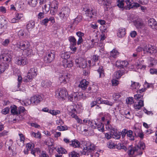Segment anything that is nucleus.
<instances>
[{
    "label": "nucleus",
    "instance_id": "f257e3e1",
    "mask_svg": "<svg viewBox=\"0 0 157 157\" xmlns=\"http://www.w3.org/2000/svg\"><path fill=\"white\" fill-rule=\"evenodd\" d=\"M145 144L143 142H140L135 147L130 146L128 148L127 153L128 155H141L145 148Z\"/></svg>",
    "mask_w": 157,
    "mask_h": 157
},
{
    "label": "nucleus",
    "instance_id": "f03ea898",
    "mask_svg": "<svg viewBox=\"0 0 157 157\" xmlns=\"http://www.w3.org/2000/svg\"><path fill=\"white\" fill-rule=\"evenodd\" d=\"M30 46L29 42L27 40L21 41L17 45V47L23 50L24 55L29 57L33 55V50L30 48Z\"/></svg>",
    "mask_w": 157,
    "mask_h": 157
},
{
    "label": "nucleus",
    "instance_id": "7ed1b4c3",
    "mask_svg": "<svg viewBox=\"0 0 157 157\" xmlns=\"http://www.w3.org/2000/svg\"><path fill=\"white\" fill-rule=\"evenodd\" d=\"M12 56L11 51H2L0 55V61L6 67H8L11 62Z\"/></svg>",
    "mask_w": 157,
    "mask_h": 157
},
{
    "label": "nucleus",
    "instance_id": "20e7f679",
    "mask_svg": "<svg viewBox=\"0 0 157 157\" xmlns=\"http://www.w3.org/2000/svg\"><path fill=\"white\" fill-rule=\"evenodd\" d=\"M61 57L62 59L63 66L65 68L71 67L73 66L72 61L69 60L70 56L69 53L67 52H63L61 54Z\"/></svg>",
    "mask_w": 157,
    "mask_h": 157
},
{
    "label": "nucleus",
    "instance_id": "39448f33",
    "mask_svg": "<svg viewBox=\"0 0 157 157\" xmlns=\"http://www.w3.org/2000/svg\"><path fill=\"white\" fill-rule=\"evenodd\" d=\"M37 74V70L36 67L31 68L29 70L26 78L24 79L25 82H31L33 79L35 77Z\"/></svg>",
    "mask_w": 157,
    "mask_h": 157
},
{
    "label": "nucleus",
    "instance_id": "423d86ee",
    "mask_svg": "<svg viewBox=\"0 0 157 157\" xmlns=\"http://www.w3.org/2000/svg\"><path fill=\"white\" fill-rule=\"evenodd\" d=\"M68 95V93L65 88H59L56 92V97L59 100H64Z\"/></svg>",
    "mask_w": 157,
    "mask_h": 157
},
{
    "label": "nucleus",
    "instance_id": "0eeeda50",
    "mask_svg": "<svg viewBox=\"0 0 157 157\" xmlns=\"http://www.w3.org/2000/svg\"><path fill=\"white\" fill-rule=\"evenodd\" d=\"M96 147L95 145L92 143H87L83 150V154L85 155H91V153L94 151Z\"/></svg>",
    "mask_w": 157,
    "mask_h": 157
},
{
    "label": "nucleus",
    "instance_id": "6e6552de",
    "mask_svg": "<svg viewBox=\"0 0 157 157\" xmlns=\"http://www.w3.org/2000/svg\"><path fill=\"white\" fill-rule=\"evenodd\" d=\"M67 110L69 112V114L73 118H75L77 121V122L80 124H82V120L79 118L78 116L75 114L76 112V109L72 106L68 107Z\"/></svg>",
    "mask_w": 157,
    "mask_h": 157
},
{
    "label": "nucleus",
    "instance_id": "1a4fd4ad",
    "mask_svg": "<svg viewBox=\"0 0 157 157\" xmlns=\"http://www.w3.org/2000/svg\"><path fill=\"white\" fill-rule=\"evenodd\" d=\"M100 56L98 55H94L90 60L88 61L89 67L99 66L100 63Z\"/></svg>",
    "mask_w": 157,
    "mask_h": 157
},
{
    "label": "nucleus",
    "instance_id": "9d476101",
    "mask_svg": "<svg viewBox=\"0 0 157 157\" xmlns=\"http://www.w3.org/2000/svg\"><path fill=\"white\" fill-rule=\"evenodd\" d=\"M126 6L124 7L126 10H129L131 8H137L140 7V5L137 2L134 3L132 0H126L125 1Z\"/></svg>",
    "mask_w": 157,
    "mask_h": 157
},
{
    "label": "nucleus",
    "instance_id": "9b49d317",
    "mask_svg": "<svg viewBox=\"0 0 157 157\" xmlns=\"http://www.w3.org/2000/svg\"><path fill=\"white\" fill-rule=\"evenodd\" d=\"M55 57V52L52 50L46 54L44 57V60L45 63H50L53 61Z\"/></svg>",
    "mask_w": 157,
    "mask_h": 157
},
{
    "label": "nucleus",
    "instance_id": "f8f14e48",
    "mask_svg": "<svg viewBox=\"0 0 157 157\" xmlns=\"http://www.w3.org/2000/svg\"><path fill=\"white\" fill-rule=\"evenodd\" d=\"M15 63L18 65L24 66L28 63V61L26 58L22 56H19L16 58Z\"/></svg>",
    "mask_w": 157,
    "mask_h": 157
},
{
    "label": "nucleus",
    "instance_id": "ddd939ff",
    "mask_svg": "<svg viewBox=\"0 0 157 157\" xmlns=\"http://www.w3.org/2000/svg\"><path fill=\"white\" fill-rule=\"evenodd\" d=\"M134 25L137 29L139 30L145 29V25L141 18H138L134 21Z\"/></svg>",
    "mask_w": 157,
    "mask_h": 157
},
{
    "label": "nucleus",
    "instance_id": "4468645a",
    "mask_svg": "<svg viewBox=\"0 0 157 157\" xmlns=\"http://www.w3.org/2000/svg\"><path fill=\"white\" fill-rule=\"evenodd\" d=\"M84 10L86 12L85 13L86 17L85 19V20L88 21L92 20V19L93 18L92 15L95 16L96 14V12L95 11H93V10H90L89 9H84Z\"/></svg>",
    "mask_w": 157,
    "mask_h": 157
},
{
    "label": "nucleus",
    "instance_id": "2eb2a0df",
    "mask_svg": "<svg viewBox=\"0 0 157 157\" xmlns=\"http://www.w3.org/2000/svg\"><path fill=\"white\" fill-rule=\"evenodd\" d=\"M70 75L68 73L63 74L60 75L59 81L60 83L66 84L69 82Z\"/></svg>",
    "mask_w": 157,
    "mask_h": 157
},
{
    "label": "nucleus",
    "instance_id": "dca6fc26",
    "mask_svg": "<svg viewBox=\"0 0 157 157\" xmlns=\"http://www.w3.org/2000/svg\"><path fill=\"white\" fill-rule=\"evenodd\" d=\"M91 127L93 129L97 128L100 132H103L104 131V124L100 122L97 121L96 122L94 121V124H92Z\"/></svg>",
    "mask_w": 157,
    "mask_h": 157
},
{
    "label": "nucleus",
    "instance_id": "f3484780",
    "mask_svg": "<svg viewBox=\"0 0 157 157\" xmlns=\"http://www.w3.org/2000/svg\"><path fill=\"white\" fill-rule=\"evenodd\" d=\"M128 64V62L126 61L117 60L116 63V66L119 68L124 70V67H126Z\"/></svg>",
    "mask_w": 157,
    "mask_h": 157
},
{
    "label": "nucleus",
    "instance_id": "a211bd4d",
    "mask_svg": "<svg viewBox=\"0 0 157 157\" xmlns=\"http://www.w3.org/2000/svg\"><path fill=\"white\" fill-rule=\"evenodd\" d=\"M144 101L140 99L139 101H136L134 103V108L136 111L140 109L144 106Z\"/></svg>",
    "mask_w": 157,
    "mask_h": 157
},
{
    "label": "nucleus",
    "instance_id": "6ab92c4d",
    "mask_svg": "<svg viewBox=\"0 0 157 157\" xmlns=\"http://www.w3.org/2000/svg\"><path fill=\"white\" fill-rule=\"evenodd\" d=\"M143 51L144 53L146 52H149L150 54H153L156 52V50L151 45L148 44L146 45L143 49Z\"/></svg>",
    "mask_w": 157,
    "mask_h": 157
},
{
    "label": "nucleus",
    "instance_id": "aec40b11",
    "mask_svg": "<svg viewBox=\"0 0 157 157\" xmlns=\"http://www.w3.org/2000/svg\"><path fill=\"white\" fill-rule=\"evenodd\" d=\"M110 59L111 63L112 64H113L114 63V62L111 60L112 58H116L119 55V52L117 50L114 49L110 52Z\"/></svg>",
    "mask_w": 157,
    "mask_h": 157
},
{
    "label": "nucleus",
    "instance_id": "412c9836",
    "mask_svg": "<svg viewBox=\"0 0 157 157\" xmlns=\"http://www.w3.org/2000/svg\"><path fill=\"white\" fill-rule=\"evenodd\" d=\"M98 3L100 5H103L106 6V9L111 7V1L110 0H98Z\"/></svg>",
    "mask_w": 157,
    "mask_h": 157
},
{
    "label": "nucleus",
    "instance_id": "4be33fe9",
    "mask_svg": "<svg viewBox=\"0 0 157 157\" xmlns=\"http://www.w3.org/2000/svg\"><path fill=\"white\" fill-rule=\"evenodd\" d=\"M42 100L41 97L39 95L38 96H33L31 98L32 104L33 105H37Z\"/></svg>",
    "mask_w": 157,
    "mask_h": 157
},
{
    "label": "nucleus",
    "instance_id": "5701e85b",
    "mask_svg": "<svg viewBox=\"0 0 157 157\" xmlns=\"http://www.w3.org/2000/svg\"><path fill=\"white\" fill-rule=\"evenodd\" d=\"M89 82L86 80L84 79L82 80L80 82L78 86L82 90H84L86 88Z\"/></svg>",
    "mask_w": 157,
    "mask_h": 157
},
{
    "label": "nucleus",
    "instance_id": "b1692460",
    "mask_svg": "<svg viewBox=\"0 0 157 157\" xmlns=\"http://www.w3.org/2000/svg\"><path fill=\"white\" fill-rule=\"evenodd\" d=\"M148 25L153 29H157V22L153 18L150 19L148 22Z\"/></svg>",
    "mask_w": 157,
    "mask_h": 157
},
{
    "label": "nucleus",
    "instance_id": "393cba45",
    "mask_svg": "<svg viewBox=\"0 0 157 157\" xmlns=\"http://www.w3.org/2000/svg\"><path fill=\"white\" fill-rule=\"evenodd\" d=\"M69 145L75 148H79L81 147V143L77 140H74L71 141Z\"/></svg>",
    "mask_w": 157,
    "mask_h": 157
},
{
    "label": "nucleus",
    "instance_id": "a878e982",
    "mask_svg": "<svg viewBox=\"0 0 157 157\" xmlns=\"http://www.w3.org/2000/svg\"><path fill=\"white\" fill-rule=\"evenodd\" d=\"M76 35L79 37L77 42V44L78 45L82 42L83 39L82 37L84 36V34L80 31H78L76 32Z\"/></svg>",
    "mask_w": 157,
    "mask_h": 157
},
{
    "label": "nucleus",
    "instance_id": "bb28decb",
    "mask_svg": "<svg viewBox=\"0 0 157 157\" xmlns=\"http://www.w3.org/2000/svg\"><path fill=\"white\" fill-rule=\"evenodd\" d=\"M125 72V71L123 69H121L115 72L114 74V76L117 79L119 78L123 75Z\"/></svg>",
    "mask_w": 157,
    "mask_h": 157
},
{
    "label": "nucleus",
    "instance_id": "cd10ccee",
    "mask_svg": "<svg viewBox=\"0 0 157 157\" xmlns=\"http://www.w3.org/2000/svg\"><path fill=\"white\" fill-rule=\"evenodd\" d=\"M127 138L128 140L131 141H133L135 140V135L133 134L132 131L127 130Z\"/></svg>",
    "mask_w": 157,
    "mask_h": 157
},
{
    "label": "nucleus",
    "instance_id": "c85d7f7f",
    "mask_svg": "<svg viewBox=\"0 0 157 157\" xmlns=\"http://www.w3.org/2000/svg\"><path fill=\"white\" fill-rule=\"evenodd\" d=\"M126 34L125 30L124 28H120L117 33L118 37L122 38Z\"/></svg>",
    "mask_w": 157,
    "mask_h": 157
},
{
    "label": "nucleus",
    "instance_id": "c756f323",
    "mask_svg": "<svg viewBox=\"0 0 157 157\" xmlns=\"http://www.w3.org/2000/svg\"><path fill=\"white\" fill-rule=\"evenodd\" d=\"M53 140L51 138H49L48 139L46 142V144L48 147V149L50 151L52 149V151H53L54 149V147H52V148L50 147H52L53 145Z\"/></svg>",
    "mask_w": 157,
    "mask_h": 157
},
{
    "label": "nucleus",
    "instance_id": "7c9ffc66",
    "mask_svg": "<svg viewBox=\"0 0 157 157\" xmlns=\"http://www.w3.org/2000/svg\"><path fill=\"white\" fill-rule=\"evenodd\" d=\"M78 67L82 68H85L87 66V61L85 59L80 58V62Z\"/></svg>",
    "mask_w": 157,
    "mask_h": 157
},
{
    "label": "nucleus",
    "instance_id": "2f4dec72",
    "mask_svg": "<svg viewBox=\"0 0 157 157\" xmlns=\"http://www.w3.org/2000/svg\"><path fill=\"white\" fill-rule=\"evenodd\" d=\"M35 22L34 21H31L29 22V23L26 25V28L27 30L29 31V29H33L35 26Z\"/></svg>",
    "mask_w": 157,
    "mask_h": 157
},
{
    "label": "nucleus",
    "instance_id": "473e14b6",
    "mask_svg": "<svg viewBox=\"0 0 157 157\" xmlns=\"http://www.w3.org/2000/svg\"><path fill=\"white\" fill-rule=\"evenodd\" d=\"M68 40L73 46L76 45V40L73 36H71L68 37Z\"/></svg>",
    "mask_w": 157,
    "mask_h": 157
},
{
    "label": "nucleus",
    "instance_id": "72a5a7b5",
    "mask_svg": "<svg viewBox=\"0 0 157 157\" xmlns=\"http://www.w3.org/2000/svg\"><path fill=\"white\" fill-rule=\"evenodd\" d=\"M82 19V17L80 15L78 16L77 17L75 18L73 22L74 25H76L80 22Z\"/></svg>",
    "mask_w": 157,
    "mask_h": 157
},
{
    "label": "nucleus",
    "instance_id": "f704fd0d",
    "mask_svg": "<svg viewBox=\"0 0 157 157\" xmlns=\"http://www.w3.org/2000/svg\"><path fill=\"white\" fill-rule=\"evenodd\" d=\"M17 110V107L15 105H13V106H11L10 112L13 115H17V116L18 115V113Z\"/></svg>",
    "mask_w": 157,
    "mask_h": 157
},
{
    "label": "nucleus",
    "instance_id": "c9c22d12",
    "mask_svg": "<svg viewBox=\"0 0 157 157\" xmlns=\"http://www.w3.org/2000/svg\"><path fill=\"white\" fill-rule=\"evenodd\" d=\"M116 148L118 150L123 149L125 151H126L127 150L126 147L122 144H118L116 145Z\"/></svg>",
    "mask_w": 157,
    "mask_h": 157
},
{
    "label": "nucleus",
    "instance_id": "e433bc0d",
    "mask_svg": "<svg viewBox=\"0 0 157 157\" xmlns=\"http://www.w3.org/2000/svg\"><path fill=\"white\" fill-rule=\"evenodd\" d=\"M58 5L59 3L56 0L53 1L51 5V8L54 9H56V10H58Z\"/></svg>",
    "mask_w": 157,
    "mask_h": 157
},
{
    "label": "nucleus",
    "instance_id": "4c0bfd02",
    "mask_svg": "<svg viewBox=\"0 0 157 157\" xmlns=\"http://www.w3.org/2000/svg\"><path fill=\"white\" fill-rule=\"evenodd\" d=\"M113 137L115 139H119L121 137L120 132H114L112 135Z\"/></svg>",
    "mask_w": 157,
    "mask_h": 157
},
{
    "label": "nucleus",
    "instance_id": "58836bf2",
    "mask_svg": "<svg viewBox=\"0 0 157 157\" xmlns=\"http://www.w3.org/2000/svg\"><path fill=\"white\" fill-rule=\"evenodd\" d=\"M37 3V0H29L28 4L31 6L35 7Z\"/></svg>",
    "mask_w": 157,
    "mask_h": 157
},
{
    "label": "nucleus",
    "instance_id": "ea45409f",
    "mask_svg": "<svg viewBox=\"0 0 157 157\" xmlns=\"http://www.w3.org/2000/svg\"><path fill=\"white\" fill-rule=\"evenodd\" d=\"M132 84L131 85V86L133 88V89H138L140 87V84L138 82H133L132 81Z\"/></svg>",
    "mask_w": 157,
    "mask_h": 157
},
{
    "label": "nucleus",
    "instance_id": "a19ab883",
    "mask_svg": "<svg viewBox=\"0 0 157 157\" xmlns=\"http://www.w3.org/2000/svg\"><path fill=\"white\" fill-rule=\"evenodd\" d=\"M83 122L86 123H88L89 126L91 127L93 124H94V121L93 120L90 121L88 119H85L83 120Z\"/></svg>",
    "mask_w": 157,
    "mask_h": 157
},
{
    "label": "nucleus",
    "instance_id": "79ce46f5",
    "mask_svg": "<svg viewBox=\"0 0 157 157\" xmlns=\"http://www.w3.org/2000/svg\"><path fill=\"white\" fill-rule=\"evenodd\" d=\"M52 82L49 81H44L42 82V85L45 87H48L51 86Z\"/></svg>",
    "mask_w": 157,
    "mask_h": 157
},
{
    "label": "nucleus",
    "instance_id": "37998d69",
    "mask_svg": "<svg viewBox=\"0 0 157 157\" xmlns=\"http://www.w3.org/2000/svg\"><path fill=\"white\" fill-rule=\"evenodd\" d=\"M107 144L108 147L110 149H113L115 146L114 143L111 140L109 141Z\"/></svg>",
    "mask_w": 157,
    "mask_h": 157
},
{
    "label": "nucleus",
    "instance_id": "c03bdc74",
    "mask_svg": "<svg viewBox=\"0 0 157 157\" xmlns=\"http://www.w3.org/2000/svg\"><path fill=\"white\" fill-rule=\"evenodd\" d=\"M62 12L64 13L66 16H67L68 17L70 13V10L68 7H65L63 9Z\"/></svg>",
    "mask_w": 157,
    "mask_h": 157
},
{
    "label": "nucleus",
    "instance_id": "a18cd8bd",
    "mask_svg": "<svg viewBox=\"0 0 157 157\" xmlns=\"http://www.w3.org/2000/svg\"><path fill=\"white\" fill-rule=\"evenodd\" d=\"M117 6L122 9V10H125L124 6V4L122 0L119 1L117 3Z\"/></svg>",
    "mask_w": 157,
    "mask_h": 157
},
{
    "label": "nucleus",
    "instance_id": "49530a36",
    "mask_svg": "<svg viewBox=\"0 0 157 157\" xmlns=\"http://www.w3.org/2000/svg\"><path fill=\"white\" fill-rule=\"evenodd\" d=\"M19 136H20V141L22 143V146H24V141L25 140V136L22 133H19Z\"/></svg>",
    "mask_w": 157,
    "mask_h": 157
},
{
    "label": "nucleus",
    "instance_id": "de8ad7c7",
    "mask_svg": "<svg viewBox=\"0 0 157 157\" xmlns=\"http://www.w3.org/2000/svg\"><path fill=\"white\" fill-rule=\"evenodd\" d=\"M32 102L31 100V99H27L23 101L22 103V104L23 103L24 105L25 106H27L31 103L32 104Z\"/></svg>",
    "mask_w": 157,
    "mask_h": 157
},
{
    "label": "nucleus",
    "instance_id": "09e8293b",
    "mask_svg": "<svg viewBox=\"0 0 157 157\" xmlns=\"http://www.w3.org/2000/svg\"><path fill=\"white\" fill-rule=\"evenodd\" d=\"M8 67H6L5 65L2 63L0 64V74L3 73Z\"/></svg>",
    "mask_w": 157,
    "mask_h": 157
},
{
    "label": "nucleus",
    "instance_id": "8fccbe9b",
    "mask_svg": "<svg viewBox=\"0 0 157 157\" xmlns=\"http://www.w3.org/2000/svg\"><path fill=\"white\" fill-rule=\"evenodd\" d=\"M31 136L36 138H40L41 137V134L39 132L36 133L33 132L31 133Z\"/></svg>",
    "mask_w": 157,
    "mask_h": 157
},
{
    "label": "nucleus",
    "instance_id": "3c124183",
    "mask_svg": "<svg viewBox=\"0 0 157 157\" xmlns=\"http://www.w3.org/2000/svg\"><path fill=\"white\" fill-rule=\"evenodd\" d=\"M49 113L53 115L56 116L57 114L60 113V112L58 110H50Z\"/></svg>",
    "mask_w": 157,
    "mask_h": 157
},
{
    "label": "nucleus",
    "instance_id": "603ef678",
    "mask_svg": "<svg viewBox=\"0 0 157 157\" xmlns=\"http://www.w3.org/2000/svg\"><path fill=\"white\" fill-rule=\"evenodd\" d=\"M143 98V95L137 94H135L134 96V98L137 101L140 100L139 99L142 100Z\"/></svg>",
    "mask_w": 157,
    "mask_h": 157
},
{
    "label": "nucleus",
    "instance_id": "864d4df0",
    "mask_svg": "<svg viewBox=\"0 0 157 157\" xmlns=\"http://www.w3.org/2000/svg\"><path fill=\"white\" fill-rule=\"evenodd\" d=\"M141 131L142 130L139 128L135 127L133 130L134 135L136 136L137 137V136L138 135V134L140 133Z\"/></svg>",
    "mask_w": 157,
    "mask_h": 157
},
{
    "label": "nucleus",
    "instance_id": "5fc2aeb1",
    "mask_svg": "<svg viewBox=\"0 0 157 157\" xmlns=\"http://www.w3.org/2000/svg\"><path fill=\"white\" fill-rule=\"evenodd\" d=\"M10 111V108L9 107H6L2 110L1 113L4 115H6L9 113Z\"/></svg>",
    "mask_w": 157,
    "mask_h": 157
},
{
    "label": "nucleus",
    "instance_id": "6e6d98bb",
    "mask_svg": "<svg viewBox=\"0 0 157 157\" xmlns=\"http://www.w3.org/2000/svg\"><path fill=\"white\" fill-rule=\"evenodd\" d=\"M97 71L99 74V77H101L102 76H103L104 75L103 67L102 66L100 67H99Z\"/></svg>",
    "mask_w": 157,
    "mask_h": 157
},
{
    "label": "nucleus",
    "instance_id": "4d7b16f0",
    "mask_svg": "<svg viewBox=\"0 0 157 157\" xmlns=\"http://www.w3.org/2000/svg\"><path fill=\"white\" fill-rule=\"evenodd\" d=\"M34 145L33 143H30L27 144L26 145V146L27 149L30 150L33 149L34 147Z\"/></svg>",
    "mask_w": 157,
    "mask_h": 157
},
{
    "label": "nucleus",
    "instance_id": "13d9d810",
    "mask_svg": "<svg viewBox=\"0 0 157 157\" xmlns=\"http://www.w3.org/2000/svg\"><path fill=\"white\" fill-rule=\"evenodd\" d=\"M57 129L59 131H63L67 129V127L63 126H59L57 127Z\"/></svg>",
    "mask_w": 157,
    "mask_h": 157
},
{
    "label": "nucleus",
    "instance_id": "bf43d9fd",
    "mask_svg": "<svg viewBox=\"0 0 157 157\" xmlns=\"http://www.w3.org/2000/svg\"><path fill=\"white\" fill-rule=\"evenodd\" d=\"M10 42V39H5L3 41L2 43V44L4 46L6 47L8 46Z\"/></svg>",
    "mask_w": 157,
    "mask_h": 157
},
{
    "label": "nucleus",
    "instance_id": "052dcab7",
    "mask_svg": "<svg viewBox=\"0 0 157 157\" xmlns=\"http://www.w3.org/2000/svg\"><path fill=\"white\" fill-rule=\"evenodd\" d=\"M76 94L77 93H74V94L72 95H71L69 96H68L67 97H68L69 100L71 101H72L73 100V98H76Z\"/></svg>",
    "mask_w": 157,
    "mask_h": 157
},
{
    "label": "nucleus",
    "instance_id": "680f3d73",
    "mask_svg": "<svg viewBox=\"0 0 157 157\" xmlns=\"http://www.w3.org/2000/svg\"><path fill=\"white\" fill-rule=\"evenodd\" d=\"M15 17L18 20V21H19L20 20L21 18L23 17V15L22 14L19 13H15Z\"/></svg>",
    "mask_w": 157,
    "mask_h": 157
},
{
    "label": "nucleus",
    "instance_id": "e2e57ef3",
    "mask_svg": "<svg viewBox=\"0 0 157 157\" xmlns=\"http://www.w3.org/2000/svg\"><path fill=\"white\" fill-rule=\"evenodd\" d=\"M102 102H103V104H105L111 106H113V103L107 100H104V101H102Z\"/></svg>",
    "mask_w": 157,
    "mask_h": 157
},
{
    "label": "nucleus",
    "instance_id": "0e129e2a",
    "mask_svg": "<svg viewBox=\"0 0 157 157\" xmlns=\"http://www.w3.org/2000/svg\"><path fill=\"white\" fill-rule=\"evenodd\" d=\"M127 129H123L121 132V137L122 138H124L126 135L127 136Z\"/></svg>",
    "mask_w": 157,
    "mask_h": 157
},
{
    "label": "nucleus",
    "instance_id": "69168bd1",
    "mask_svg": "<svg viewBox=\"0 0 157 157\" xmlns=\"http://www.w3.org/2000/svg\"><path fill=\"white\" fill-rule=\"evenodd\" d=\"M69 157H78V156L77 153L75 151H73L70 153L69 155Z\"/></svg>",
    "mask_w": 157,
    "mask_h": 157
},
{
    "label": "nucleus",
    "instance_id": "338daca9",
    "mask_svg": "<svg viewBox=\"0 0 157 157\" xmlns=\"http://www.w3.org/2000/svg\"><path fill=\"white\" fill-rule=\"evenodd\" d=\"M18 36L20 37H23L24 35V30L23 29H21L18 32Z\"/></svg>",
    "mask_w": 157,
    "mask_h": 157
},
{
    "label": "nucleus",
    "instance_id": "774afa93",
    "mask_svg": "<svg viewBox=\"0 0 157 157\" xmlns=\"http://www.w3.org/2000/svg\"><path fill=\"white\" fill-rule=\"evenodd\" d=\"M150 72L151 74L157 75V69L154 68H151L150 70Z\"/></svg>",
    "mask_w": 157,
    "mask_h": 157
}]
</instances>
